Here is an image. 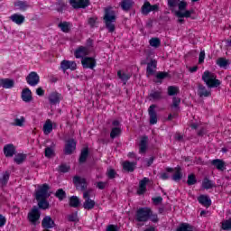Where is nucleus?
<instances>
[{
    "mask_svg": "<svg viewBox=\"0 0 231 231\" xmlns=\"http://www.w3.org/2000/svg\"><path fill=\"white\" fill-rule=\"evenodd\" d=\"M80 0H70L69 4L71 5L72 8H79Z\"/></svg>",
    "mask_w": 231,
    "mask_h": 231,
    "instance_id": "60",
    "label": "nucleus"
},
{
    "mask_svg": "<svg viewBox=\"0 0 231 231\" xmlns=\"http://www.w3.org/2000/svg\"><path fill=\"white\" fill-rule=\"evenodd\" d=\"M89 6V0H79V8H87Z\"/></svg>",
    "mask_w": 231,
    "mask_h": 231,
    "instance_id": "55",
    "label": "nucleus"
},
{
    "mask_svg": "<svg viewBox=\"0 0 231 231\" xmlns=\"http://www.w3.org/2000/svg\"><path fill=\"white\" fill-rule=\"evenodd\" d=\"M69 166L66 165V164H61L60 167H59V171L60 172H69Z\"/></svg>",
    "mask_w": 231,
    "mask_h": 231,
    "instance_id": "57",
    "label": "nucleus"
},
{
    "mask_svg": "<svg viewBox=\"0 0 231 231\" xmlns=\"http://www.w3.org/2000/svg\"><path fill=\"white\" fill-rule=\"evenodd\" d=\"M156 10H158V5H152L151 3L147 1H145L143 5L142 6V14H143V15H147L148 14H150V12H156Z\"/></svg>",
    "mask_w": 231,
    "mask_h": 231,
    "instance_id": "9",
    "label": "nucleus"
},
{
    "mask_svg": "<svg viewBox=\"0 0 231 231\" xmlns=\"http://www.w3.org/2000/svg\"><path fill=\"white\" fill-rule=\"evenodd\" d=\"M223 230H231V218L222 222Z\"/></svg>",
    "mask_w": 231,
    "mask_h": 231,
    "instance_id": "49",
    "label": "nucleus"
},
{
    "mask_svg": "<svg viewBox=\"0 0 231 231\" xmlns=\"http://www.w3.org/2000/svg\"><path fill=\"white\" fill-rule=\"evenodd\" d=\"M117 77L125 84V82L131 79V74L119 70L117 72Z\"/></svg>",
    "mask_w": 231,
    "mask_h": 231,
    "instance_id": "30",
    "label": "nucleus"
},
{
    "mask_svg": "<svg viewBox=\"0 0 231 231\" xmlns=\"http://www.w3.org/2000/svg\"><path fill=\"white\" fill-rule=\"evenodd\" d=\"M218 171H225V162L222 160L215 159L211 162Z\"/></svg>",
    "mask_w": 231,
    "mask_h": 231,
    "instance_id": "28",
    "label": "nucleus"
},
{
    "mask_svg": "<svg viewBox=\"0 0 231 231\" xmlns=\"http://www.w3.org/2000/svg\"><path fill=\"white\" fill-rule=\"evenodd\" d=\"M156 60H152L150 63L147 65L146 72L147 75H154V70L156 69Z\"/></svg>",
    "mask_w": 231,
    "mask_h": 231,
    "instance_id": "27",
    "label": "nucleus"
},
{
    "mask_svg": "<svg viewBox=\"0 0 231 231\" xmlns=\"http://www.w3.org/2000/svg\"><path fill=\"white\" fill-rule=\"evenodd\" d=\"M197 181L198 180H196V176L194 174H190L188 176V185H196Z\"/></svg>",
    "mask_w": 231,
    "mask_h": 231,
    "instance_id": "52",
    "label": "nucleus"
},
{
    "mask_svg": "<svg viewBox=\"0 0 231 231\" xmlns=\"http://www.w3.org/2000/svg\"><path fill=\"white\" fill-rule=\"evenodd\" d=\"M217 66H219V68H226V66H228V64H230V62L228 61V60H226L225 58H219L217 60Z\"/></svg>",
    "mask_w": 231,
    "mask_h": 231,
    "instance_id": "38",
    "label": "nucleus"
},
{
    "mask_svg": "<svg viewBox=\"0 0 231 231\" xmlns=\"http://www.w3.org/2000/svg\"><path fill=\"white\" fill-rule=\"evenodd\" d=\"M55 196L58 198V199H60V201H62V199L66 198V191L62 189H60L56 191Z\"/></svg>",
    "mask_w": 231,
    "mask_h": 231,
    "instance_id": "45",
    "label": "nucleus"
},
{
    "mask_svg": "<svg viewBox=\"0 0 231 231\" xmlns=\"http://www.w3.org/2000/svg\"><path fill=\"white\" fill-rule=\"evenodd\" d=\"M8 180H10V173H8V171H5L3 174V177L0 179V183L2 187H5V185L8 183Z\"/></svg>",
    "mask_w": 231,
    "mask_h": 231,
    "instance_id": "41",
    "label": "nucleus"
},
{
    "mask_svg": "<svg viewBox=\"0 0 231 231\" xmlns=\"http://www.w3.org/2000/svg\"><path fill=\"white\" fill-rule=\"evenodd\" d=\"M149 219H151L152 223H158V221H160V218H158V215L153 214L152 209H151Z\"/></svg>",
    "mask_w": 231,
    "mask_h": 231,
    "instance_id": "54",
    "label": "nucleus"
},
{
    "mask_svg": "<svg viewBox=\"0 0 231 231\" xmlns=\"http://www.w3.org/2000/svg\"><path fill=\"white\" fill-rule=\"evenodd\" d=\"M41 217V211H39V208L34 207L28 214V219L31 223L35 225L37 221H39Z\"/></svg>",
    "mask_w": 231,
    "mask_h": 231,
    "instance_id": "6",
    "label": "nucleus"
},
{
    "mask_svg": "<svg viewBox=\"0 0 231 231\" xmlns=\"http://www.w3.org/2000/svg\"><path fill=\"white\" fill-rule=\"evenodd\" d=\"M50 190V187L48 184H43L38 187V190L35 193V198L37 201H41V199H47L51 194L48 192Z\"/></svg>",
    "mask_w": 231,
    "mask_h": 231,
    "instance_id": "5",
    "label": "nucleus"
},
{
    "mask_svg": "<svg viewBox=\"0 0 231 231\" xmlns=\"http://www.w3.org/2000/svg\"><path fill=\"white\" fill-rule=\"evenodd\" d=\"M168 6L172 11L179 8L178 11H174L176 17L189 18L192 14H194V10L185 11L187 9V2L183 0H168Z\"/></svg>",
    "mask_w": 231,
    "mask_h": 231,
    "instance_id": "1",
    "label": "nucleus"
},
{
    "mask_svg": "<svg viewBox=\"0 0 231 231\" xmlns=\"http://www.w3.org/2000/svg\"><path fill=\"white\" fill-rule=\"evenodd\" d=\"M150 217H151V208L149 207L140 208L139 209H137L135 214V219L139 223H145L149 221Z\"/></svg>",
    "mask_w": 231,
    "mask_h": 231,
    "instance_id": "4",
    "label": "nucleus"
},
{
    "mask_svg": "<svg viewBox=\"0 0 231 231\" xmlns=\"http://www.w3.org/2000/svg\"><path fill=\"white\" fill-rule=\"evenodd\" d=\"M89 198H93V189H88L83 192L84 199H90Z\"/></svg>",
    "mask_w": 231,
    "mask_h": 231,
    "instance_id": "53",
    "label": "nucleus"
},
{
    "mask_svg": "<svg viewBox=\"0 0 231 231\" xmlns=\"http://www.w3.org/2000/svg\"><path fill=\"white\" fill-rule=\"evenodd\" d=\"M88 24L93 28L97 24V17H91L88 19Z\"/></svg>",
    "mask_w": 231,
    "mask_h": 231,
    "instance_id": "61",
    "label": "nucleus"
},
{
    "mask_svg": "<svg viewBox=\"0 0 231 231\" xmlns=\"http://www.w3.org/2000/svg\"><path fill=\"white\" fill-rule=\"evenodd\" d=\"M49 102L52 106H55V104H59L60 102V96L59 95V93H51L49 96Z\"/></svg>",
    "mask_w": 231,
    "mask_h": 231,
    "instance_id": "24",
    "label": "nucleus"
},
{
    "mask_svg": "<svg viewBox=\"0 0 231 231\" xmlns=\"http://www.w3.org/2000/svg\"><path fill=\"white\" fill-rule=\"evenodd\" d=\"M14 79H0V87L4 89H12L14 88Z\"/></svg>",
    "mask_w": 231,
    "mask_h": 231,
    "instance_id": "20",
    "label": "nucleus"
},
{
    "mask_svg": "<svg viewBox=\"0 0 231 231\" xmlns=\"http://www.w3.org/2000/svg\"><path fill=\"white\" fill-rule=\"evenodd\" d=\"M22 100L23 102H32V90L30 88H24L22 91Z\"/></svg>",
    "mask_w": 231,
    "mask_h": 231,
    "instance_id": "22",
    "label": "nucleus"
},
{
    "mask_svg": "<svg viewBox=\"0 0 231 231\" xmlns=\"http://www.w3.org/2000/svg\"><path fill=\"white\" fill-rule=\"evenodd\" d=\"M148 140L149 139L145 136L141 139L140 150H139V152L141 154H143L145 152V151H147V142H148Z\"/></svg>",
    "mask_w": 231,
    "mask_h": 231,
    "instance_id": "29",
    "label": "nucleus"
},
{
    "mask_svg": "<svg viewBox=\"0 0 231 231\" xmlns=\"http://www.w3.org/2000/svg\"><path fill=\"white\" fill-rule=\"evenodd\" d=\"M202 187L206 189H212V187H214V182L208 180V179H205L202 182Z\"/></svg>",
    "mask_w": 231,
    "mask_h": 231,
    "instance_id": "47",
    "label": "nucleus"
},
{
    "mask_svg": "<svg viewBox=\"0 0 231 231\" xmlns=\"http://www.w3.org/2000/svg\"><path fill=\"white\" fill-rule=\"evenodd\" d=\"M149 44L152 46V48H160L162 41H160L159 38H152L149 41Z\"/></svg>",
    "mask_w": 231,
    "mask_h": 231,
    "instance_id": "34",
    "label": "nucleus"
},
{
    "mask_svg": "<svg viewBox=\"0 0 231 231\" xmlns=\"http://www.w3.org/2000/svg\"><path fill=\"white\" fill-rule=\"evenodd\" d=\"M26 80L29 86L35 87L37 84H39V82H41V78L37 72L32 71L26 77Z\"/></svg>",
    "mask_w": 231,
    "mask_h": 231,
    "instance_id": "7",
    "label": "nucleus"
},
{
    "mask_svg": "<svg viewBox=\"0 0 231 231\" xmlns=\"http://www.w3.org/2000/svg\"><path fill=\"white\" fill-rule=\"evenodd\" d=\"M165 77H167V72H159L157 74V79H165Z\"/></svg>",
    "mask_w": 231,
    "mask_h": 231,
    "instance_id": "64",
    "label": "nucleus"
},
{
    "mask_svg": "<svg viewBox=\"0 0 231 231\" xmlns=\"http://www.w3.org/2000/svg\"><path fill=\"white\" fill-rule=\"evenodd\" d=\"M42 226L47 230L55 226V221L51 219V217L46 216L42 221Z\"/></svg>",
    "mask_w": 231,
    "mask_h": 231,
    "instance_id": "16",
    "label": "nucleus"
},
{
    "mask_svg": "<svg viewBox=\"0 0 231 231\" xmlns=\"http://www.w3.org/2000/svg\"><path fill=\"white\" fill-rule=\"evenodd\" d=\"M45 156L46 158H53L55 156V151L51 147H47L45 149Z\"/></svg>",
    "mask_w": 231,
    "mask_h": 231,
    "instance_id": "48",
    "label": "nucleus"
},
{
    "mask_svg": "<svg viewBox=\"0 0 231 231\" xmlns=\"http://www.w3.org/2000/svg\"><path fill=\"white\" fill-rule=\"evenodd\" d=\"M202 80L208 88H217V86L221 85V82L217 79V76L208 70L204 71Z\"/></svg>",
    "mask_w": 231,
    "mask_h": 231,
    "instance_id": "3",
    "label": "nucleus"
},
{
    "mask_svg": "<svg viewBox=\"0 0 231 231\" xmlns=\"http://www.w3.org/2000/svg\"><path fill=\"white\" fill-rule=\"evenodd\" d=\"M53 125H56L51 119H47L43 125V134H51V131H53Z\"/></svg>",
    "mask_w": 231,
    "mask_h": 231,
    "instance_id": "19",
    "label": "nucleus"
},
{
    "mask_svg": "<svg viewBox=\"0 0 231 231\" xmlns=\"http://www.w3.org/2000/svg\"><path fill=\"white\" fill-rule=\"evenodd\" d=\"M68 219L70 222L77 223L79 221V214L77 212L71 213L68 216Z\"/></svg>",
    "mask_w": 231,
    "mask_h": 231,
    "instance_id": "50",
    "label": "nucleus"
},
{
    "mask_svg": "<svg viewBox=\"0 0 231 231\" xmlns=\"http://www.w3.org/2000/svg\"><path fill=\"white\" fill-rule=\"evenodd\" d=\"M38 207L39 208H42L43 210H46V208H50V203L46 201V199H42L41 200H38Z\"/></svg>",
    "mask_w": 231,
    "mask_h": 231,
    "instance_id": "40",
    "label": "nucleus"
},
{
    "mask_svg": "<svg viewBox=\"0 0 231 231\" xmlns=\"http://www.w3.org/2000/svg\"><path fill=\"white\" fill-rule=\"evenodd\" d=\"M107 176H108V178H110V180H113V178H115V176H116V172L115 171V170L110 169L107 171Z\"/></svg>",
    "mask_w": 231,
    "mask_h": 231,
    "instance_id": "59",
    "label": "nucleus"
},
{
    "mask_svg": "<svg viewBox=\"0 0 231 231\" xmlns=\"http://www.w3.org/2000/svg\"><path fill=\"white\" fill-rule=\"evenodd\" d=\"M151 98H152V100H160V98H162V92L161 91H152L150 94Z\"/></svg>",
    "mask_w": 231,
    "mask_h": 231,
    "instance_id": "51",
    "label": "nucleus"
},
{
    "mask_svg": "<svg viewBox=\"0 0 231 231\" xmlns=\"http://www.w3.org/2000/svg\"><path fill=\"white\" fill-rule=\"evenodd\" d=\"M59 28H60L61 32L68 33V32H69V23L68 22L60 23H59Z\"/></svg>",
    "mask_w": 231,
    "mask_h": 231,
    "instance_id": "44",
    "label": "nucleus"
},
{
    "mask_svg": "<svg viewBox=\"0 0 231 231\" xmlns=\"http://www.w3.org/2000/svg\"><path fill=\"white\" fill-rule=\"evenodd\" d=\"M106 30L113 33L115 32V23H116V14L111 7L105 9V15L103 17Z\"/></svg>",
    "mask_w": 231,
    "mask_h": 231,
    "instance_id": "2",
    "label": "nucleus"
},
{
    "mask_svg": "<svg viewBox=\"0 0 231 231\" xmlns=\"http://www.w3.org/2000/svg\"><path fill=\"white\" fill-rule=\"evenodd\" d=\"M181 104V99L180 97H173L171 107H178Z\"/></svg>",
    "mask_w": 231,
    "mask_h": 231,
    "instance_id": "56",
    "label": "nucleus"
},
{
    "mask_svg": "<svg viewBox=\"0 0 231 231\" xmlns=\"http://www.w3.org/2000/svg\"><path fill=\"white\" fill-rule=\"evenodd\" d=\"M86 55H89V48L80 46L75 51L76 59H84Z\"/></svg>",
    "mask_w": 231,
    "mask_h": 231,
    "instance_id": "13",
    "label": "nucleus"
},
{
    "mask_svg": "<svg viewBox=\"0 0 231 231\" xmlns=\"http://www.w3.org/2000/svg\"><path fill=\"white\" fill-rule=\"evenodd\" d=\"M122 134V128L121 127H113L110 133V138L114 140V138H116L117 136H120Z\"/></svg>",
    "mask_w": 231,
    "mask_h": 231,
    "instance_id": "31",
    "label": "nucleus"
},
{
    "mask_svg": "<svg viewBox=\"0 0 231 231\" xmlns=\"http://www.w3.org/2000/svg\"><path fill=\"white\" fill-rule=\"evenodd\" d=\"M181 168H175V173L172 176L173 181H180V180H181Z\"/></svg>",
    "mask_w": 231,
    "mask_h": 231,
    "instance_id": "37",
    "label": "nucleus"
},
{
    "mask_svg": "<svg viewBox=\"0 0 231 231\" xmlns=\"http://www.w3.org/2000/svg\"><path fill=\"white\" fill-rule=\"evenodd\" d=\"M149 181V179L147 177H144L140 182H139V188L137 189V194L139 196H142V194H145V191L147 190V183Z\"/></svg>",
    "mask_w": 231,
    "mask_h": 231,
    "instance_id": "17",
    "label": "nucleus"
},
{
    "mask_svg": "<svg viewBox=\"0 0 231 231\" xmlns=\"http://www.w3.org/2000/svg\"><path fill=\"white\" fill-rule=\"evenodd\" d=\"M133 5H134V2L133 0H123L121 2V8L125 12H128V10H131V8H133Z\"/></svg>",
    "mask_w": 231,
    "mask_h": 231,
    "instance_id": "23",
    "label": "nucleus"
},
{
    "mask_svg": "<svg viewBox=\"0 0 231 231\" xmlns=\"http://www.w3.org/2000/svg\"><path fill=\"white\" fill-rule=\"evenodd\" d=\"M83 68L93 69L97 66V61L93 58L85 57L81 60Z\"/></svg>",
    "mask_w": 231,
    "mask_h": 231,
    "instance_id": "10",
    "label": "nucleus"
},
{
    "mask_svg": "<svg viewBox=\"0 0 231 231\" xmlns=\"http://www.w3.org/2000/svg\"><path fill=\"white\" fill-rule=\"evenodd\" d=\"M177 231H192V226L189 224H181L178 228Z\"/></svg>",
    "mask_w": 231,
    "mask_h": 231,
    "instance_id": "46",
    "label": "nucleus"
},
{
    "mask_svg": "<svg viewBox=\"0 0 231 231\" xmlns=\"http://www.w3.org/2000/svg\"><path fill=\"white\" fill-rule=\"evenodd\" d=\"M106 231H118V226L115 225H110L106 227Z\"/></svg>",
    "mask_w": 231,
    "mask_h": 231,
    "instance_id": "63",
    "label": "nucleus"
},
{
    "mask_svg": "<svg viewBox=\"0 0 231 231\" xmlns=\"http://www.w3.org/2000/svg\"><path fill=\"white\" fill-rule=\"evenodd\" d=\"M14 6L17 10H26V8H28V4H26V2L18 1L14 4Z\"/></svg>",
    "mask_w": 231,
    "mask_h": 231,
    "instance_id": "43",
    "label": "nucleus"
},
{
    "mask_svg": "<svg viewBox=\"0 0 231 231\" xmlns=\"http://www.w3.org/2000/svg\"><path fill=\"white\" fill-rule=\"evenodd\" d=\"M60 68L64 71H67V69L75 71V69H77V63L75 61H71V60H62L60 63Z\"/></svg>",
    "mask_w": 231,
    "mask_h": 231,
    "instance_id": "12",
    "label": "nucleus"
},
{
    "mask_svg": "<svg viewBox=\"0 0 231 231\" xmlns=\"http://www.w3.org/2000/svg\"><path fill=\"white\" fill-rule=\"evenodd\" d=\"M180 93V88L178 87L171 86L168 88V95L170 97H174V95H178Z\"/></svg>",
    "mask_w": 231,
    "mask_h": 231,
    "instance_id": "42",
    "label": "nucleus"
},
{
    "mask_svg": "<svg viewBox=\"0 0 231 231\" xmlns=\"http://www.w3.org/2000/svg\"><path fill=\"white\" fill-rule=\"evenodd\" d=\"M69 205L73 207V208H77L80 205V199L77 196H72L69 199Z\"/></svg>",
    "mask_w": 231,
    "mask_h": 231,
    "instance_id": "33",
    "label": "nucleus"
},
{
    "mask_svg": "<svg viewBox=\"0 0 231 231\" xmlns=\"http://www.w3.org/2000/svg\"><path fill=\"white\" fill-rule=\"evenodd\" d=\"M136 167V162H123V169L124 171H126L127 172H133L134 171V168Z\"/></svg>",
    "mask_w": 231,
    "mask_h": 231,
    "instance_id": "25",
    "label": "nucleus"
},
{
    "mask_svg": "<svg viewBox=\"0 0 231 231\" xmlns=\"http://www.w3.org/2000/svg\"><path fill=\"white\" fill-rule=\"evenodd\" d=\"M88 154H89V151L88 150V148H84L79 157V163H84V162L88 160Z\"/></svg>",
    "mask_w": 231,
    "mask_h": 231,
    "instance_id": "36",
    "label": "nucleus"
},
{
    "mask_svg": "<svg viewBox=\"0 0 231 231\" xmlns=\"http://www.w3.org/2000/svg\"><path fill=\"white\" fill-rule=\"evenodd\" d=\"M162 201H163V199L162 197H156L152 199V202L154 203V205H160Z\"/></svg>",
    "mask_w": 231,
    "mask_h": 231,
    "instance_id": "62",
    "label": "nucleus"
},
{
    "mask_svg": "<svg viewBox=\"0 0 231 231\" xmlns=\"http://www.w3.org/2000/svg\"><path fill=\"white\" fill-rule=\"evenodd\" d=\"M9 19L14 23V24H18V26H21V24H23V23H24L25 17L23 14H12Z\"/></svg>",
    "mask_w": 231,
    "mask_h": 231,
    "instance_id": "18",
    "label": "nucleus"
},
{
    "mask_svg": "<svg viewBox=\"0 0 231 231\" xmlns=\"http://www.w3.org/2000/svg\"><path fill=\"white\" fill-rule=\"evenodd\" d=\"M154 109H156V105H152L148 108V113H149V116H150V124L152 125H154V124L158 123V116L156 115V111Z\"/></svg>",
    "mask_w": 231,
    "mask_h": 231,
    "instance_id": "11",
    "label": "nucleus"
},
{
    "mask_svg": "<svg viewBox=\"0 0 231 231\" xmlns=\"http://www.w3.org/2000/svg\"><path fill=\"white\" fill-rule=\"evenodd\" d=\"M199 97H210L211 93L209 90L207 89L204 86L199 87Z\"/></svg>",
    "mask_w": 231,
    "mask_h": 231,
    "instance_id": "32",
    "label": "nucleus"
},
{
    "mask_svg": "<svg viewBox=\"0 0 231 231\" xmlns=\"http://www.w3.org/2000/svg\"><path fill=\"white\" fill-rule=\"evenodd\" d=\"M25 160H26V155L23 153H18L14 157V162L18 165H21V163H23V162H24Z\"/></svg>",
    "mask_w": 231,
    "mask_h": 231,
    "instance_id": "39",
    "label": "nucleus"
},
{
    "mask_svg": "<svg viewBox=\"0 0 231 231\" xmlns=\"http://www.w3.org/2000/svg\"><path fill=\"white\" fill-rule=\"evenodd\" d=\"M4 154L5 158H12L15 154V146L12 143L4 146Z\"/></svg>",
    "mask_w": 231,
    "mask_h": 231,
    "instance_id": "14",
    "label": "nucleus"
},
{
    "mask_svg": "<svg viewBox=\"0 0 231 231\" xmlns=\"http://www.w3.org/2000/svg\"><path fill=\"white\" fill-rule=\"evenodd\" d=\"M73 182L76 185V187L80 190H86V189H88V182H86V179L84 178L75 176L73 178Z\"/></svg>",
    "mask_w": 231,
    "mask_h": 231,
    "instance_id": "8",
    "label": "nucleus"
},
{
    "mask_svg": "<svg viewBox=\"0 0 231 231\" xmlns=\"http://www.w3.org/2000/svg\"><path fill=\"white\" fill-rule=\"evenodd\" d=\"M95 200L91 199H85L83 208H85V210H93V208H95Z\"/></svg>",
    "mask_w": 231,
    "mask_h": 231,
    "instance_id": "26",
    "label": "nucleus"
},
{
    "mask_svg": "<svg viewBox=\"0 0 231 231\" xmlns=\"http://www.w3.org/2000/svg\"><path fill=\"white\" fill-rule=\"evenodd\" d=\"M75 149H77V142L73 139L67 141L64 150L65 154H71Z\"/></svg>",
    "mask_w": 231,
    "mask_h": 231,
    "instance_id": "15",
    "label": "nucleus"
},
{
    "mask_svg": "<svg viewBox=\"0 0 231 231\" xmlns=\"http://www.w3.org/2000/svg\"><path fill=\"white\" fill-rule=\"evenodd\" d=\"M205 61V51H201L199 56V64H203Z\"/></svg>",
    "mask_w": 231,
    "mask_h": 231,
    "instance_id": "58",
    "label": "nucleus"
},
{
    "mask_svg": "<svg viewBox=\"0 0 231 231\" xmlns=\"http://www.w3.org/2000/svg\"><path fill=\"white\" fill-rule=\"evenodd\" d=\"M198 201L199 203H200V205H203V207H206V208H208L210 207V205H212V200L207 195H200L198 198Z\"/></svg>",
    "mask_w": 231,
    "mask_h": 231,
    "instance_id": "21",
    "label": "nucleus"
},
{
    "mask_svg": "<svg viewBox=\"0 0 231 231\" xmlns=\"http://www.w3.org/2000/svg\"><path fill=\"white\" fill-rule=\"evenodd\" d=\"M24 122H26V119H24V116H21L20 118H15L13 125L15 127H23L24 125Z\"/></svg>",
    "mask_w": 231,
    "mask_h": 231,
    "instance_id": "35",
    "label": "nucleus"
}]
</instances>
